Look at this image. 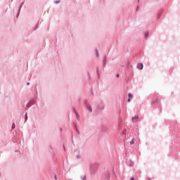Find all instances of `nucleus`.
Here are the masks:
<instances>
[{"instance_id": "nucleus-1", "label": "nucleus", "mask_w": 180, "mask_h": 180, "mask_svg": "<svg viewBox=\"0 0 180 180\" xmlns=\"http://www.w3.org/2000/svg\"><path fill=\"white\" fill-rule=\"evenodd\" d=\"M143 63H138L137 68H139V70H143Z\"/></svg>"}, {"instance_id": "nucleus-2", "label": "nucleus", "mask_w": 180, "mask_h": 180, "mask_svg": "<svg viewBox=\"0 0 180 180\" xmlns=\"http://www.w3.org/2000/svg\"><path fill=\"white\" fill-rule=\"evenodd\" d=\"M128 96H129L128 102H130V101H131V98H133V95H131V94H129Z\"/></svg>"}, {"instance_id": "nucleus-3", "label": "nucleus", "mask_w": 180, "mask_h": 180, "mask_svg": "<svg viewBox=\"0 0 180 180\" xmlns=\"http://www.w3.org/2000/svg\"><path fill=\"white\" fill-rule=\"evenodd\" d=\"M139 119V116L135 115L134 117H132V120H137Z\"/></svg>"}, {"instance_id": "nucleus-4", "label": "nucleus", "mask_w": 180, "mask_h": 180, "mask_svg": "<svg viewBox=\"0 0 180 180\" xmlns=\"http://www.w3.org/2000/svg\"><path fill=\"white\" fill-rule=\"evenodd\" d=\"M130 144H131V145L134 144V139H132V140L130 141Z\"/></svg>"}, {"instance_id": "nucleus-5", "label": "nucleus", "mask_w": 180, "mask_h": 180, "mask_svg": "<svg viewBox=\"0 0 180 180\" xmlns=\"http://www.w3.org/2000/svg\"><path fill=\"white\" fill-rule=\"evenodd\" d=\"M88 110H89L90 112H92V108L88 107Z\"/></svg>"}, {"instance_id": "nucleus-6", "label": "nucleus", "mask_w": 180, "mask_h": 180, "mask_svg": "<svg viewBox=\"0 0 180 180\" xmlns=\"http://www.w3.org/2000/svg\"><path fill=\"white\" fill-rule=\"evenodd\" d=\"M96 56L98 57L99 56V54L98 53V50H96Z\"/></svg>"}, {"instance_id": "nucleus-7", "label": "nucleus", "mask_w": 180, "mask_h": 180, "mask_svg": "<svg viewBox=\"0 0 180 180\" xmlns=\"http://www.w3.org/2000/svg\"><path fill=\"white\" fill-rule=\"evenodd\" d=\"M13 129H15V123H13V126H12Z\"/></svg>"}, {"instance_id": "nucleus-8", "label": "nucleus", "mask_w": 180, "mask_h": 180, "mask_svg": "<svg viewBox=\"0 0 180 180\" xmlns=\"http://www.w3.org/2000/svg\"><path fill=\"white\" fill-rule=\"evenodd\" d=\"M145 36H146V37L148 36V33H146Z\"/></svg>"}, {"instance_id": "nucleus-9", "label": "nucleus", "mask_w": 180, "mask_h": 180, "mask_svg": "<svg viewBox=\"0 0 180 180\" xmlns=\"http://www.w3.org/2000/svg\"><path fill=\"white\" fill-rule=\"evenodd\" d=\"M25 120H27V115L25 116Z\"/></svg>"}, {"instance_id": "nucleus-10", "label": "nucleus", "mask_w": 180, "mask_h": 180, "mask_svg": "<svg viewBox=\"0 0 180 180\" xmlns=\"http://www.w3.org/2000/svg\"><path fill=\"white\" fill-rule=\"evenodd\" d=\"M131 180H134V177H131Z\"/></svg>"}, {"instance_id": "nucleus-11", "label": "nucleus", "mask_w": 180, "mask_h": 180, "mask_svg": "<svg viewBox=\"0 0 180 180\" xmlns=\"http://www.w3.org/2000/svg\"><path fill=\"white\" fill-rule=\"evenodd\" d=\"M155 101H156V102H158V100L156 99Z\"/></svg>"}, {"instance_id": "nucleus-12", "label": "nucleus", "mask_w": 180, "mask_h": 180, "mask_svg": "<svg viewBox=\"0 0 180 180\" xmlns=\"http://www.w3.org/2000/svg\"><path fill=\"white\" fill-rule=\"evenodd\" d=\"M117 77H119V75H117Z\"/></svg>"}, {"instance_id": "nucleus-13", "label": "nucleus", "mask_w": 180, "mask_h": 180, "mask_svg": "<svg viewBox=\"0 0 180 180\" xmlns=\"http://www.w3.org/2000/svg\"><path fill=\"white\" fill-rule=\"evenodd\" d=\"M30 83H27V85H30Z\"/></svg>"}]
</instances>
